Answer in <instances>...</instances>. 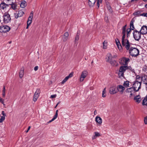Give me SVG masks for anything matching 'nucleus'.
Instances as JSON below:
<instances>
[{"label": "nucleus", "instance_id": "680f3d73", "mask_svg": "<svg viewBox=\"0 0 147 147\" xmlns=\"http://www.w3.org/2000/svg\"><path fill=\"white\" fill-rule=\"evenodd\" d=\"M97 4V6L98 7V8H99V6H100V4H99V3H98V4Z\"/></svg>", "mask_w": 147, "mask_h": 147}, {"label": "nucleus", "instance_id": "c03bdc74", "mask_svg": "<svg viewBox=\"0 0 147 147\" xmlns=\"http://www.w3.org/2000/svg\"><path fill=\"white\" fill-rule=\"evenodd\" d=\"M144 121L145 123L146 124H147V117H145L144 119Z\"/></svg>", "mask_w": 147, "mask_h": 147}, {"label": "nucleus", "instance_id": "f03ea898", "mask_svg": "<svg viewBox=\"0 0 147 147\" xmlns=\"http://www.w3.org/2000/svg\"><path fill=\"white\" fill-rule=\"evenodd\" d=\"M126 25H125L123 26L122 28V34H123V36H122V41H121V44L122 45H124L125 43H126V44H127V45L128 44L129 42V40H127V39L125 38V36H126Z\"/></svg>", "mask_w": 147, "mask_h": 147}, {"label": "nucleus", "instance_id": "393cba45", "mask_svg": "<svg viewBox=\"0 0 147 147\" xmlns=\"http://www.w3.org/2000/svg\"><path fill=\"white\" fill-rule=\"evenodd\" d=\"M96 0H89L88 4L90 7H92L94 5L96 2Z\"/></svg>", "mask_w": 147, "mask_h": 147}, {"label": "nucleus", "instance_id": "a211bd4d", "mask_svg": "<svg viewBox=\"0 0 147 147\" xmlns=\"http://www.w3.org/2000/svg\"><path fill=\"white\" fill-rule=\"evenodd\" d=\"M134 100L136 102L139 103H140L141 101L142 98L139 95H138L134 97Z\"/></svg>", "mask_w": 147, "mask_h": 147}, {"label": "nucleus", "instance_id": "052dcab7", "mask_svg": "<svg viewBox=\"0 0 147 147\" xmlns=\"http://www.w3.org/2000/svg\"><path fill=\"white\" fill-rule=\"evenodd\" d=\"M61 102L60 101H59L57 103V105H58Z\"/></svg>", "mask_w": 147, "mask_h": 147}, {"label": "nucleus", "instance_id": "412c9836", "mask_svg": "<svg viewBox=\"0 0 147 147\" xmlns=\"http://www.w3.org/2000/svg\"><path fill=\"white\" fill-rule=\"evenodd\" d=\"M95 121L99 125L101 124L102 123V119L99 117H96L95 118Z\"/></svg>", "mask_w": 147, "mask_h": 147}, {"label": "nucleus", "instance_id": "13d9d810", "mask_svg": "<svg viewBox=\"0 0 147 147\" xmlns=\"http://www.w3.org/2000/svg\"><path fill=\"white\" fill-rule=\"evenodd\" d=\"M96 136H95V135H94V136L92 138V139H95L96 138Z\"/></svg>", "mask_w": 147, "mask_h": 147}, {"label": "nucleus", "instance_id": "423d86ee", "mask_svg": "<svg viewBox=\"0 0 147 147\" xmlns=\"http://www.w3.org/2000/svg\"><path fill=\"white\" fill-rule=\"evenodd\" d=\"M135 21V20L134 19H132L131 22L130 24V28H128L127 30V37H129L130 34L131 32V30H134L135 29L134 26V22Z\"/></svg>", "mask_w": 147, "mask_h": 147}, {"label": "nucleus", "instance_id": "e2e57ef3", "mask_svg": "<svg viewBox=\"0 0 147 147\" xmlns=\"http://www.w3.org/2000/svg\"><path fill=\"white\" fill-rule=\"evenodd\" d=\"M145 84L146 85V90H147V84Z\"/></svg>", "mask_w": 147, "mask_h": 147}, {"label": "nucleus", "instance_id": "4468645a", "mask_svg": "<svg viewBox=\"0 0 147 147\" xmlns=\"http://www.w3.org/2000/svg\"><path fill=\"white\" fill-rule=\"evenodd\" d=\"M142 34H144L147 33V26H143L140 31Z\"/></svg>", "mask_w": 147, "mask_h": 147}, {"label": "nucleus", "instance_id": "1a4fd4ad", "mask_svg": "<svg viewBox=\"0 0 147 147\" xmlns=\"http://www.w3.org/2000/svg\"><path fill=\"white\" fill-rule=\"evenodd\" d=\"M3 21L5 23L10 22H11V18L9 14L7 13H5L3 16Z\"/></svg>", "mask_w": 147, "mask_h": 147}, {"label": "nucleus", "instance_id": "dca6fc26", "mask_svg": "<svg viewBox=\"0 0 147 147\" xmlns=\"http://www.w3.org/2000/svg\"><path fill=\"white\" fill-rule=\"evenodd\" d=\"M10 29V28L8 26H4L1 27V31L4 33L8 32Z\"/></svg>", "mask_w": 147, "mask_h": 147}, {"label": "nucleus", "instance_id": "a878e982", "mask_svg": "<svg viewBox=\"0 0 147 147\" xmlns=\"http://www.w3.org/2000/svg\"><path fill=\"white\" fill-rule=\"evenodd\" d=\"M26 5V2L25 1H23L21 3L20 6L22 8H24Z\"/></svg>", "mask_w": 147, "mask_h": 147}, {"label": "nucleus", "instance_id": "864d4df0", "mask_svg": "<svg viewBox=\"0 0 147 147\" xmlns=\"http://www.w3.org/2000/svg\"><path fill=\"white\" fill-rule=\"evenodd\" d=\"M30 126H29L28 127V129H27V131H26V132H28V131L30 130Z\"/></svg>", "mask_w": 147, "mask_h": 147}, {"label": "nucleus", "instance_id": "8fccbe9b", "mask_svg": "<svg viewBox=\"0 0 147 147\" xmlns=\"http://www.w3.org/2000/svg\"><path fill=\"white\" fill-rule=\"evenodd\" d=\"M2 114L3 115V116H4L5 117L6 116V115L5 113H4V112L3 111H2Z\"/></svg>", "mask_w": 147, "mask_h": 147}, {"label": "nucleus", "instance_id": "c756f323", "mask_svg": "<svg viewBox=\"0 0 147 147\" xmlns=\"http://www.w3.org/2000/svg\"><path fill=\"white\" fill-rule=\"evenodd\" d=\"M106 88H104L102 91V96L103 97H105L106 96Z\"/></svg>", "mask_w": 147, "mask_h": 147}, {"label": "nucleus", "instance_id": "6ab92c4d", "mask_svg": "<svg viewBox=\"0 0 147 147\" xmlns=\"http://www.w3.org/2000/svg\"><path fill=\"white\" fill-rule=\"evenodd\" d=\"M9 5H11V8L13 10H15L17 9V5L15 3L11 1L10 3L9 4Z\"/></svg>", "mask_w": 147, "mask_h": 147}, {"label": "nucleus", "instance_id": "5701e85b", "mask_svg": "<svg viewBox=\"0 0 147 147\" xmlns=\"http://www.w3.org/2000/svg\"><path fill=\"white\" fill-rule=\"evenodd\" d=\"M9 6V4H6L4 3H2L0 4V7L3 9H4L6 7Z\"/></svg>", "mask_w": 147, "mask_h": 147}, {"label": "nucleus", "instance_id": "603ef678", "mask_svg": "<svg viewBox=\"0 0 147 147\" xmlns=\"http://www.w3.org/2000/svg\"><path fill=\"white\" fill-rule=\"evenodd\" d=\"M5 86H3V92H5Z\"/></svg>", "mask_w": 147, "mask_h": 147}, {"label": "nucleus", "instance_id": "a19ab883", "mask_svg": "<svg viewBox=\"0 0 147 147\" xmlns=\"http://www.w3.org/2000/svg\"><path fill=\"white\" fill-rule=\"evenodd\" d=\"M57 96L56 94H54V95H51L50 96V98H55Z\"/></svg>", "mask_w": 147, "mask_h": 147}, {"label": "nucleus", "instance_id": "c85d7f7f", "mask_svg": "<svg viewBox=\"0 0 147 147\" xmlns=\"http://www.w3.org/2000/svg\"><path fill=\"white\" fill-rule=\"evenodd\" d=\"M33 12L32 11L30 14L28 20L32 21L33 18Z\"/></svg>", "mask_w": 147, "mask_h": 147}, {"label": "nucleus", "instance_id": "774afa93", "mask_svg": "<svg viewBox=\"0 0 147 147\" xmlns=\"http://www.w3.org/2000/svg\"><path fill=\"white\" fill-rule=\"evenodd\" d=\"M146 17H147V13H146Z\"/></svg>", "mask_w": 147, "mask_h": 147}, {"label": "nucleus", "instance_id": "6e6552de", "mask_svg": "<svg viewBox=\"0 0 147 147\" xmlns=\"http://www.w3.org/2000/svg\"><path fill=\"white\" fill-rule=\"evenodd\" d=\"M108 59L107 61L109 62L111 65L114 66H117L118 65L117 62L115 60L112 61L111 60L112 56L111 54H109L108 55Z\"/></svg>", "mask_w": 147, "mask_h": 147}, {"label": "nucleus", "instance_id": "f257e3e1", "mask_svg": "<svg viewBox=\"0 0 147 147\" xmlns=\"http://www.w3.org/2000/svg\"><path fill=\"white\" fill-rule=\"evenodd\" d=\"M124 45H122L126 49L129 51L130 55L133 57H136L139 54V51L136 48L131 47L129 42L128 45L125 43Z\"/></svg>", "mask_w": 147, "mask_h": 147}, {"label": "nucleus", "instance_id": "0e129e2a", "mask_svg": "<svg viewBox=\"0 0 147 147\" xmlns=\"http://www.w3.org/2000/svg\"><path fill=\"white\" fill-rule=\"evenodd\" d=\"M145 7L146 8H147V4L145 5Z\"/></svg>", "mask_w": 147, "mask_h": 147}, {"label": "nucleus", "instance_id": "de8ad7c7", "mask_svg": "<svg viewBox=\"0 0 147 147\" xmlns=\"http://www.w3.org/2000/svg\"><path fill=\"white\" fill-rule=\"evenodd\" d=\"M38 66H36L34 68V70L35 71H36L38 69Z\"/></svg>", "mask_w": 147, "mask_h": 147}, {"label": "nucleus", "instance_id": "72a5a7b5", "mask_svg": "<svg viewBox=\"0 0 147 147\" xmlns=\"http://www.w3.org/2000/svg\"><path fill=\"white\" fill-rule=\"evenodd\" d=\"M115 41H116L117 45H120V48H121L122 46L120 44V42H119V40L118 39H117L115 40Z\"/></svg>", "mask_w": 147, "mask_h": 147}, {"label": "nucleus", "instance_id": "bf43d9fd", "mask_svg": "<svg viewBox=\"0 0 147 147\" xmlns=\"http://www.w3.org/2000/svg\"><path fill=\"white\" fill-rule=\"evenodd\" d=\"M30 25H29V24H27V27L26 28V29L28 28V27H29V26H30Z\"/></svg>", "mask_w": 147, "mask_h": 147}, {"label": "nucleus", "instance_id": "49530a36", "mask_svg": "<svg viewBox=\"0 0 147 147\" xmlns=\"http://www.w3.org/2000/svg\"><path fill=\"white\" fill-rule=\"evenodd\" d=\"M102 1V0H98L97 1V4H98V3H99V4L101 3Z\"/></svg>", "mask_w": 147, "mask_h": 147}, {"label": "nucleus", "instance_id": "a18cd8bd", "mask_svg": "<svg viewBox=\"0 0 147 147\" xmlns=\"http://www.w3.org/2000/svg\"><path fill=\"white\" fill-rule=\"evenodd\" d=\"M140 78V76L137 75L136 76V80H139Z\"/></svg>", "mask_w": 147, "mask_h": 147}, {"label": "nucleus", "instance_id": "2f4dec72", "mask_svg": "<svg viewBox=\"0 0 147 147\" xmlns=\"http://www.w3.org/2000/svg\"><path fill=\"white\" fill-rule=\"evenodd\" d=\"M103 48L104 49H106L107 48V42L105 41L103 42Z\"/></svg>", "mask_w": 147, "mask_h": 147}, {"label": "nucleus", "instance_id": "2eb2a0df", "mask_svg": "<svg viewBox=\"0 0 147 147\" xmlns=\"http://www.w3.org/2000/svg\"><path fill=\"white\" fill-rule=\"evenodd\" d=\"M117 92V88L115 87H112L110 88L109 92L110 94H113Z\"/></svg>", "mask_w": 147, "mask_h": 147}, {"label": "nucleus", "instance_id": "9b49d317", "mask_svg": "<svg viewBox=\"0 0 147 147\" xmlns=\"http://www.w3.org/2000/svg\"><path fill=\"white\" fill-rule=\"evenodd\" d=\"M40 93V90L39 89L36 90V92H35L33 98V100L35 102L37 100V98L39 96V94Z\"/></svg>", "mask_w": 147, "mask_h": 147}, {"label": "nucleus", "instance_id": "69168bd1", "mask_svg": "<svg viewBox=\"0 0 147 147\" xmlns=\"http://www.w3.org/2000/svg\"><path fill=\"white\" fill-rule=\"evenodd\" d=\"M1 26H0V30H1Z\"/></svg>", "mask_w": 147, "mask_h": 147}, {"label": "nucleus", "instance_id": "c9c22d12", "mask_svg": "<svg viewBox=\"0 0 147 147\" xmlns=\"http://www.w3.org/2000/svg\"><path fill=\"white\" fill-rule=\"evenodd\" d=\"M79 39V36L78 34L76 35L75 37V43H76L77 41Z\"/></svg>", "mask_w": 147, "mask_h": 147}, {"label": "nucleus", "instance_id": "0eeeda50", "mask_svg": "<svg viewBox=\"0 0 147 147\" xmlns=\"http://www.w3.org/2000/svg\"><path fill=\"white\" fill-rule=\"evenodd\" d=\"M126 92L129 95V97H131L134 94V93L136 92L135 89L133 87L127 88L126 90Z\"/></svg>", "mask_w": 147, "mask_h": 147}, {"label": "nucleus", "instance_id": "7ed1b4c3", "mask_svg": "<svg viewBox=\"0 0 147 147\" xmlns=\"http://www.w3.org/2000/svg\"><path fill=\"white\" fill-rule=\"evenodd\" d=\"M127 66H121L120 67L118 72V76L120 78H124V73L127 69Z\"/></svg>", "mask_w": 147, "mask_h": 147}, {"label": "nucleus", "instance_id": "7c9ffc66", "mask_svg": "<svg viewBox=\"0 0 147 147\" xmlns=\"http://www.w3.org/2000/svg\"><path fill=\"white\" fill-rule=\"evenodd\" d=\"M127 69L133 73H135L134 69H133L130 66H127Z\"/></svg>", "mask_w": 147, "mask_h": 147}, {"label": "nucleus", "instance_id": "5fc2aeb1", "mask_svg": "<svg viewBox=\"0 0 147 147\" xmlns=\"http://www.w3.org/2000/svg\"><path fill=\"white\" fill-rule=\"evenodd\" d=\"M97 112L96 110H95L94 111V115H96L97 114Z\"/></svg>", "mask_w": 147, "mask_h": 147}, {"label": "nucleus", "instance_id": "cd10ccee", "mask_svg": "<svg viewBox=\"0 0 147 147\" xmlns=\"http://www.w3.org/2000/svg\"><path fill=\"white\" fill-rule=\"evenodd\" d=\"M129 81H125L123 84V85L124 86V87H125L126 88L128 87L129 86Z\"/></svg>", "mask_w": 147, "mask_h": 147}, {"label": "nucleus", "instance_id": "4c0bfd02", "mask_svg": "<svg viewBox=\"0 0 147 147\" xmlns=\"http://www.w3.org/2000/svg\"><path fill=\"white\" fill-rule=\"evenodd\" d=\"M94 133L95 134V135L96 137L97 136H100V134L97 132H96Z\"/></svg>", "mask_w": 147, "mask_h": 147}, {"label": "nucleus", "instance_id": "3c124183", "mask_svg": "<svg viewBox=\"0 0 147 147\" xmlns=\"http://www.w3.org/2000/svg\"><path fill=\"white\" fill-rule=\"evenodd\" d=\"M140 16L146 17V13H143L142 14L140 15Z\"/></svg>", "mask_w": 147, "mask_h": 147}, {"label": "nucleus", "instance_id": "ea45409f", "mask_svg": "<svg viewBox=\"0 0 147 147\" xmlns=\"http://www.w3.org/2000/svg\"><path fill=\"white\" fill-rule=\"evenodd\" d=\"M140 12L139 11H138L137 12H136L134 13V15H140L139 14Z\"/></svg>", "mask_w": 147, "mask_h": 147}, {"label": "nucleus", "instance_id": "f3484780", "mask_svg": "<svg viewBox=\"0 0 147 147\" xmlns=\"http://www.w3.org/2000/svg\"><path fill=\"white\" fill-rule=\"evenodd\" d=\"M73 76V73L71 72V73H70L69 75L66 76L64 79L61 82V84H64L65 82L67 80L70 78H71Z\"/></svg>", "mask_w": 147, "mask_h": 147}, {"label": "nucleus", "instance_id": "b1692460", "mask_svg": "<svg viewBox=\"0 0 147 147\" xmlns=\"http://www.w3.org/2000/svg\"><path fill=\"white\" fill-rule=\"evenodd\" d=\"M24 69L23 67L21 68L19 72V77L20 78H22L24 75Z\"/></svg>", "mask_w": 147, "mask_h": 147}, {"label": "nucleus", "instance_id": "09e8293b", "mask_svg": "<svg viewBox=\"0 0 147 147\" xmlns=\"http://www.w3.org/2000/svg\"><path fill=\"white\" fill-rule=\"evenodd\" d=\"M32 22V21L28 20L27 22V24H28L30 25Z\"/></svg>", "mask_w": 147, "mask_h": 147}, {"label": "nucleus", "instance_id": "aec40b11", "mask_svg": "<svg viewBox=\"0 0 147 147\" xmlns=\"http://www.w3.org/2000/svg\"><path fill=\"white\" fill-rule=\"evenodd\" d=\"M142 81L144 82V84H147V76L144 75L141 77Z\"/></svg>", "mask_w": 147, "mask_h": 147}, {"label": "nucleus", "instance_id": "f8f14e48", "mask_svg": "<svg viewBox=\"0 0 147 147\" xmlns=\"http://www.w3.org/2000/svg\"><path fill=\"white\" fill-rule=\"evenodd\" d=\"M129 60L128 58L123 57L122 58L121 61L120 62L121 64L125 66L127 65L129 61Z\"/></svg>", "mask_w": 147, "mask_h": 147}, {"label": "nucleus", "instance_id": "473e14b6", "mask_svg": "<svg viewBox=\"0 0 147 147\" xmlns=\"http://www.w3.org/2000/svg\"><path fill=\"white\" fill-rule=\"evenodd\" d=\"M24 13V12L22 10L19 11L18 13V15H19V17H20L22 16Z\"/></svg>", "mask_w": 147, "mask_h": 147}, {"label": "nucleus", "instance_id": "f704fd0d", "mask_svg": "<svg viewBox=\"0 0 147 147\" xmlns=\"http://www.w3.org/2000/svg\"><path fill=\"white\" fill-rule=\"evenodd\" d=\"M5 118L4 116H2L1 117V118L0 119V123H1L5 120Z\"/></svg>", "mask_w": 147, "mask_h": 147}, {"label": "nucleus", "instance_id": "39448f33", "mask_svg": "<svg viewBox=\"0 0 147 147\" xmlns=\"http://www.w3.org/2000/svg\"><path fill=\"white\" fill-rule=\"evenodd\" d=\"M133 37L135 40L139 41L141 38V32L136 30H135L134 31L133 33Z\"/></svg>", "mask_w": 147, "mask_h": 147}, {"label": "nucleus", "instance_id": "9d476101", "mask_svg": "<svg viewBox=\"0 0 147 147\" xmlns=\"http://www.w3.org/2000/svg\"><path fill=\"white\" fill-rule=\"evenodd\" d=\"M88 75V72L86 71H84L82 72L80 78V81L81 82L83 81L84 79Z\"/></svg>", "mask_w": 147, "mask_h": 147}, {"label": "nucleus", "instance_id": "4d7b16f0", "mask_svg": "<svg viewBox=\"0 0 147 147\" xmlns=\"http://www.w3.org/2000/svg\"><path fill=\"white\" fill-rule=\"evenodd\" d=\"M2 95H3V97H4L5 96V92H3V94H2Z\"/></svg>", "mask_w": 147, "mask_h": 147}, {"label": "nucleus", "instance_id": "4be33fe9", "mask_svg": "<svg viewBox=\"0 0 147 147\" xmlns=\"http://www.w3.org/2000/svg\"><path fill=\"white\" fill-rule=\"evenodd\" d=\"M69 36V34L67 32H65L63 37V40L64 42H65L68 39V37Z\"/></svg>", "mask_w": 147, "mask_h": 147}, {"label": "nucleus", "instance_id": "20e7f679", "mask_svg": "<svg viewBox=\"0 0 147 147\" xmlns=\"http://www.w3.org/2000/svg\"><path fill=\"white\" fill-rule=\"evenodd\" d=\"M141 82H139L137 80H135L134 82L132 87L137 92L141 88Z\"/></svg>", "mask_w": 147, "mask_h": 147}, {"label": "nucleus", "instance_id": "e433bc0d", "mask_svg": "<svg viewBox=\"0 0 147 147\" xmlns=\"http://www.w3.org/2000/svg\"><path fill=\"white\" fill-rule=\"evenodd\" d=\"M58 110H56V112L55 114L54 115V117H55V118H56L57 117V116H58Z\"/></svg>", "mask_w": 147, "mask_h": 147}, {"label": "nucleus", "instance_id": "58836bf2", "mask_svg": "<svg viewBox=\"0 0 147 147\" xmlns=\"http://www.w3.org/2000/svg\"><path fill=\"white\" fill-rule=\"evenodd\" d=\"M0 102L3 104L4 105H5L4 104V102L3 100V99L0 97Z\"/></svg>", "mask_w": 147, "mask_h": 147}, {"label": "nucleus", "instance_id": "79ce46f5", "mask_svg": "<svg viewBox=\"0 0 147 147\" xmlns=\"http://www.w3.org/2000/svg\"><path fill=\"white\" fill-rule=\"evenodd\" d=\"M56 119V118H55V117H53L52 118V119L51 120L49 121L48 122V123H50L52 122L53 121H54Z\"/></svg>", "mask_w": 147, "mask_h": 147}, {"label": "nucleus", "instance_id": "37998d69", "mask_svg": "<svg viewBox=\"0 0 147 147\" xmlns=\"http://www.w3.org/2000/svg\"><path fill=\"white\" fill-rule=\"evenodd\" d=\"M15 17L16 18H17L19 16V15L18 13H15Z\"/></svg>", "mask_w": 147, "mask_h": 147}, {"label": "nucleus", "instance_id": "338daca9", "mask_svg": "<svg viewBox=\"0 0 147 147\" xmlns=\"http://www.w3.org/2000/svg\"><path fill=\"white\" fill-rule=\"evenodd\" d=\"M145 2L147 1V0H143Z\"/></svg>", "mask_w": 147, "mask_h": 147}, {"label": "nucleus", "instance_id": "ddd939ff", "mask_svg": "<svg viewBox=\"0 0 147 147\" xmlns=\"http://www.w3.org/2000/svg\"><path fill=\"white\" fill-rule=\"evenodd\" d=\"M117 92H119L121 94H122L125 90V88L122 85H119L117 87Z\"/></svg>", "mask_w": 147, "mask_h": 147}, {"label": "nucleus", "instance_id": "6e6d98bb", "mask_svg": "<svg viewBox=\"0 0 147 147\" xmlns=\"http://www.w3.org/2000/svg\"><path fill=\"white\" fill-rule=\"evenodd\" d=\"M117 46L118 47V49L120 50L121 48H120V45H117Z\"/></svg>", "mask_w": 147, "mask_h": 147}, {"label": "nucleus", "instance_id": "bb28decb", "mask_svg": "<svg viewBox=\"0 0 147 147\" xmlns=\"http://www.w3.org/2000/svg\"><path fill=\"white\" fill-rule=\"evenodd\" d=\"M142 104L143 105H147V95L144 98L142 102Z\"/></svg>", "mask_w": 147, "mask_h": 147}]
</instances>
